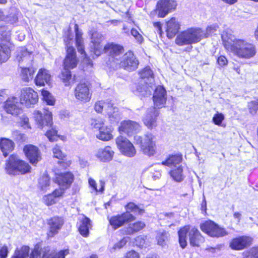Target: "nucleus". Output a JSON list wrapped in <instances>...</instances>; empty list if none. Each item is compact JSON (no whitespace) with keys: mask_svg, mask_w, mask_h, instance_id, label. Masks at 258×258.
<instances>
[{"mask_svg":"<svg viewBox=\"0 0 258 258\" xmlns=\"http://www.w3.org/2000/svg\"><path fill=\"white\" fill-rule=\"evenodd\" d=\"M221 38L226 50L239 58L249 59L256 53L255 46L244 39H237L225 31L221 34Z\"/></svg>","mask_w":258,"mask_h":258,"instance_id":"1","label":"nucleus"},{"mask_svg":"<svg viewBox=\"0 0 258 258\" xmlns=\"http://www.w3.org/2000/svg\"><path fill=\"white\" fill-rule=\"evenodd\" d=\"M188 232L189 244L193 247H199L204 242L205 238L199 230L196 227L190 229L189 226L181 228L178 232V241L181 248H184L187 245V233Z\"/></svg>","mask_w":258,"mask_h":258,"instance_id":"2","label":"nucleus"},{"mask_svg":"<svg viewBox=\"0 0 258 258\" xmlns=\"http://www.w3.org/2000/svg\"><path fill=\"white\" fill-rule=\"evenodd\" d=\"M142 80L137 86L136 91L142 96L150 95L155 89L154 74L149 67H146L139 72Z\"/></svg>","mask_w":258,"mask_h":258,"instance_id":"3","label":"nucleus"},{"mask_svg":"<svg viewBox=\"0 0 258 258\" xmlns=\"http://www.w3.org/2000/svg\"><path fill=\"white\" fill-rule=\"evenodd\" d=\"M204 36L200 28H190L179 33L175 38V43L179 46L188 45L199 42Z\"/></svg>","mask_w":258,"mask_h":258,"instance_id":"4","label":"nucleus"},{"mask_svg":"<svg viewBox=\"0 0 258 258\" xmlns=\"http://www.w3.org/2000/svg\"><path fill=\"white\" fill-rule=\"evenodd\" d=\"M5 169L10 175L24 174L30 172L31 166L17 156L12 155L6 162Z\"/></svg>","mask_w":258,"mask_h":258,"instance_id":"5","label":"nucleus"},{"mask_svg":"<svg viewBox=\"0 0 258 258\" xmlns=\"http://www.w3.org/2000/svg\"><path fill=\"white\" fill-rule=\"evenodd\" d=\"M155 137L151 133H147L143 137L134 136L135 143L140 145L141 150L144 154L149 157L154 156L156 153Z\"/></svg>","mask_w":258,"mask_h":258,"instance_id":"6","label":"nucleus"},{"mask_svg":"<svg viewBox=\"0 0 258 258\" xmlns=\"http://www.w3.org/2000/svg\"><path fill=\"white\" fill-rule=\"evenodd\" d=\"M73 35L68 31L67 37L64 39L67 46V55L63 60L64 69H72L76 68L78 63L75 49L72 45L73 44Z\"/></svg>","mask_w":258,"mask_h":258,"instance_id":"7","label":"nucleus"},{"mask_svg":"<svg viewBox=\"0 0 258 258\" xmlns=\"http://www.w3.org/2000/svg\"><path fill=\"white\" fill-rule=\"evenodd\" d=\"M11 30L8 26L0 27V39L6 40L7 44L2 43L0 45V63L6 61L10 56L11 45L10 43Z\"/></svg>","mask_w":258,"mask_h":258,"instance_id":"8","label":"nucleus"},{"mask_svg":"<svg viewBox=\"0 0 258 258\" xmlns=\"http://www.w3.org/2000/svg\"><path fill=\"white\" fill-rule=\"evenodd\" d=\"M94 109L98 113H101L104 111L111 122H117L120 118V114L118 109L114 107L113 104L109 101H98L95 104Z\"/></svg>","mask_w":258,"mask_h":258,"instance_id":"9","label":"nucleus"},{"mask_svg":"<svg viewBox=\"0 0 258 258\" xmlns=\"http://www.w3.org/2000/svg\"><path fill=\"white\" fill-rule=\"evenodd\" d=\"M68 249L61 250L58 252L50 250L49 247H46L39 249L35 247L31 252L29 258H65L69 254Z\"/></svg>","mask_w":258,"mask_h":258,"instance_id":"10","label":"nucleus"},{"mask_svg":"<svg viewBox=\"0 0 258 258\" xmlns=\"http://www.w3.org/2000/svg\"><path fill=\"white\" fill-rule=\"evenodd\" d=\"M200 228L203 232L212 237H221L228 234L224 228L220 227L218 224L211 220L201 223Z\"/></svg>","mask_w":258,"mask_h":258,"instance_id":"11","label":"nucleus"},{"mask_svg":"<svg viewBox=\"0 0 258 258\" xmlns=\"http://www.w3.org/2000/svg\"><path fill=\"white\" fill-rule=\"evenodd\" d=\"M116 145L121 153L128 157H134L136 150L133 144L126 138L120 136L116 139Z\"/></svg>","mask_w":258,"mask_h":258,"instance_id":"12","label":"nucleus"},{"mask_svg":"<svg viewBox=\"0 0 258 258\" xmlns=\"http://www.w3.org/2000/svg\"><path fill=\"white\" fill-rule=\"evenodd\" d=\"M20 101L21 104L30 107L37 102V93L30 87L23 88L21 90Z\"/></svg>","mask_w":258,"mask_h":258,"instance_id":"13","label":"nucleus"},{"mask_svg":"<svg viewBox=\"0 0 258 258\" xmlns=\"http://www.w3.org/2000/svg\"><path fill=\"white\" fill-rule=\"evenodd\" d=\"M118 62L120 68L127 71H133L137 69L139 61L133 52L129 51L122 55Z\"/></svg>","mask_w":258,"mask_h":258,"instance_id":"14","label":"nucleus"},{"mask_svg":"<svg viewBox=\"0 0 258 258\" xmlns=\"http://www.w3.org/2000/svg\"><path fill=\"white\" fill-rule=\"evenodd\" d=\"M34 118L39 127L41 128L45 126L50 127L52 125V114L47 109H45L42 112L35 110L34 112Z\"/></svg>","mask_w":258,"mask_h":258,"instance_id":"15","label":"nucleus"},{"mask_svg":"<svg viewBox=\"0 0 258 258\" xmlns=\"http://www.w3.org/2000/svg\"><path fill=\"white\" fill-rule=\"evenodd\" d=\"M136 218L131 213L124 212L121 214L111 217L109 220V224L114 229H116L126 223L134 221Z\"/></svg>","mask_w":258,"mask_h":258,"instance_id":"16","label":"nucleus"},{"mask_svg":"<svg viewBox=\"0 0 258 258\" xmlns=\"http://www.w3.org/2000/svg\"><path fill=\"white\" fill-rule=\"evenodd\" d=\"M177 6L176 2L172 0H160L157 4V12L159 17L164 18Z\"/></svg>","mask_w":258,"mask_h":258,"instance_id":"17","label":"nucleus"},{"mask_svg":"<svg viewBox=\"0 0 258 258\" xmlns=\"http://www.w3.org/2000/svg\"><path fill=\"white\" fill-rule=\"evenodd\" d=\"M103 39V35L98 32H94L91 34L90 50L97 57L103 52V46L101 44Z\"/></svg>","mask_w":258,"mask_h":258,"instance_id":"18","label":"nucleus"},{"mask_svg":"<svg viewBox=\"0 0 258 258\" xmlns=\"http://www.w3.org/2000/svg\"><path fill=\"white\" fill-rule=\"evenodd\" d=\"M141 130V126L138 122L131 120L122 121L119 127L120 133L126 134L129 136L139 132Z\"/></svg>","mask_w":258,"mask_h":258,"instance_id":"19","label":"nucleus"},{"mask_svg":"<svg viewBox=\"0 0 258 258\" xmlns=\"http://www.w3.org/2000/svg\"><path fill=\"white\" fill-rule=\"evenodd\" d=\"M64 223L62 217L54 216L50 218L47 221L48 227V235L53 237L60 230Z\"/></svg>","mask_w":258,"mask_h":258,"instance_id":"20","label":"nucleus"},{"mask_svg":"<svg viewBox=\"0 0 258 258\" xmlns=\"http://www.w3.org/2000/svg\"><path fill=\"white\" fill-rule=\"evenodd\" d=\"M74 93L76 98L83 103L89 102L91 100L92 94L89 87L85 83L78 84Z\"/></svg>","mask_w":258,"mask_h":258,"instance_id":"21","label":"nucleus"},{"mask_svg":"<svg viewBox=\"0 0 258 258\" xmlns=\"http://www.w3.org/2000/svg\"><path fill=\"white\" fill-rule=\"evenodd\" d=\"M124 51L122 46L113 43L105 45L103 49V52L109 55L113 59L119 61L121 57L120 56Z\"/></svg>","mask_w":258,"mask_h":258,"instance_id":"22","label":"nucleus"},{"mask_svg":"<svg viewBox=\"0 0 258 258\" xmlns=\"http://www.w3.org/2000/svg\"><path fill=\"white\" fill-rule=\"evenodd\" d=\"M33 59L32 52L27 50L25 47L18 48L16 52V60L19 65H29Z\"/></svg>","mask_w":258,"mask_h":258,"instance_id":"23","label":"nucleus"},{"mask_svg":"<svg viewBox=\"0 0 258 258\" xmlns=\"http://www.w3.org/2000/svg\"><path fill=\"white\" fill-rule=\"evenodd\" d=\"M21 102L16 97L12 96L7 99L5 103V110L12 115H18L21 111Z\"/></svg>","mask_w":258,"mask_h":258,"instance_id":"24","label":"nucleus"},{"mask_svg":"<svg viewBox=\"0 0 258 258\" xmlns=\"http://www.w3.org/2000/svg\"><path fill=\"white\" fill-rule=\"evenodd\" d=\"M159 113L153 107L149 108L143 118L144 124L149 129H152L157 126V117Z\"/></svg>","mask_w":258,"mask_h":258,"instance_id":"25","label":"nucleus"},{"mask_svg":"<svg viewBox=\"0 0 258 258\" xmlns=\"http://www.w3.org/2000/svg\"><path fill=\"white\" fill-rule=\"evenodd\" d=\"M155 106L158 108H162L164 106L166 101V92L165 89L161 86L157 87L153 96Z\"/></svg>","mask_w":258,"mask_h":258,"instance_id":"26","label":"nucleus"},{"mask_svg":"<svg viewBox=\"0 0 258 258\" xmlns=\"http://www.w3.org/2000/svg\"><path fill=\"white\" fill-rule=\"evenodd\" d=\"M24 152L32 164H36L41 159L40 152L36 146L26 145L24 148Z\"/></svg>","mask_w":258,"mask_h":258,"instance_id":"27","label":"nucleus"},{"mask_svg":"<svg viewBox=\"0 0 258 258\" xmlns=\"http://www.w3.org/2000/svg\"><path fill=\"white\" fill-rule=\"evenodd\" d=\"M51 80V76L48 70L45 69H40L34 79V82L38 86H44L49 85Z\"/></svg>","mask_w":258,"mask_h":258,"instance_id":"28","label":"nucleus"},{"mask_svg":"<svg viewBox=\"0 0 258 258\" xmlns=\"http://www.w3.org/2000/svg\"><path fill=\"white\" fill-rule=\"evenodd\" d=\"M251 238L247 236H240L233 239L230 243V247L234 250H241L251 244Z\"/></svg>","mask_w":258,"mask_h":258,"instance_id":"29","label":"nucleus"},{"mask_svg":"<svg viewBox=\"0 0 258 258\" xmlns=\"http://www.w3.org/2000/svg\"><path fill=\"white\" fill-rule=\"evenodd\" d=\"M75 31L76 33V44L78 51L82 55V57H84L86 59V61H88V64L92 65V61L90 59H88L86 57V54L84 51V40L82 38L83 34L81 31L79 30L78 24L75 25Z\"/></svg>","mask_w":258,"mask_h":258,"instance_id":"30","label":"nucleus"},{"mask_svg":"<svg viewBox=\"0 0 258 258\" xmlns=\"http://www.w3.org/2000/svg\"><path fill=\"white\" fill-rule=\"evenodd\" d=\"M114 152L110 146H106L99 149L96 154V157L100 161L107 162L110 161L114 156Z\"/></svg>","mask_w":258,"mask_h":258,"instance_id":"31","label":"nucleus"},{"mask_svg":"<svg viewBox=\"0 0 258 258\" xmlns=\"http://www.w3.org/2000/svg\"><path fill=\"white\" fill-rule=\"evenodd\" d=\"M180 25L177 19L171 18L166 22V35L168 38L172 39L177 33L180 29Z\"/></svg>","mask_w":258,"mask_h":258,"instance_id":"32","label":"nucleus"},{"mask_svg":"<svg viewBox=\"0 0 258 258\" xmlns=\"http://www.w3.org/2000/svg\"><path fill=\"white\" fill-rule=\"evenodd\" d=\"M73 180L74 175L70 172L62 173L57 177L59 186L66 189L70 186Z\"/></svg>","mask_w":258,"mask_h":258,"instance_id":"33","label":"nucleus"},{"mask_svg":"<svg viewBox=\"0 0 258 258\" xmlns=\"http://www.w3.org/2000/svg\"><path fill=\"white\" fill-rule=\"evenodd\" d=\"M113 128L111 126H104L98 131L96 134V138L102 141H108L113 138L112 134Z\"/></svg>","mask_w":258,"mask_h":258,"instance_id":"34","label":"nucleus"},{"mask_svg":"<svg viewBox=\"0 0 258 258\" xmlns=\"http://www.w3.org/2000/svg\"><path fill=\"white\" fill-rule=\"evenodd\" d=\"M15 144L11 140L0 138V149L4 157H7L14 149Z\"/></svg>","mask_w":258,"mask_h":258,"instance_id":"35","label":"nucleus"},{"mask_svg":"<svg viewBox=\"0 0 258 258\" xmlns=\"http://www.w3.org/2000/svg\"><path fill=\"white\" fill-rule=\"evenodd\" d=\"M169 174L172 180L177 182H182L185 178L183 167L181 165H178L177 167L173 168L170 171Z\"/></svg>","mask_w":258,"mask_h":258,"instance_id":"36","label":"nucleus"},{"mask_svg":"<svg viewBox=\"0 0 258 258\" xmlns=\"http://www.w3.org/2000/svg\"><path fill=\"white\" fill-rule=\"evenodd\" d=\"M182 161V156L181 155H174L170 156L166 160L162 161L161 164L168 167H177Z\"/></svg>","mask_w":258,"mask_h":258,"instance_id":"37","label":"nucleus"},{"mask_svg":"<svg viewBox=\"0 0 258 258\" xmlns=\"http://www.w3.org/2000/svg\"><path fill=\"white\" fill-rule=\"evenodd\" d=\"M91 227L90 220L87 217H84L80 221L79 230L80 234L84 237H88L89 230Z\"/></svg>","mask_w":258,"mask_h":258,"instance_id":"38","label":"nucleus"},{"mask_svg":"<svg viewBox=\"0 0 258 258\" xmlns=\"http://www.w3.org/2000/svg\"><path fill=\"white\" fill-rule=\"evenodd\" d=\"M21 70V77L22 80L25 82H29L32 80L35 73V70L33 68L22 67Z\"/></svg>","mask_w":258,"mask_h":258,"instance_id":"39","label":"nucleus"},{"mask_svg":"<svg viewBox=\"0 0 258 258\" xmlns=\"http://www.w3.org/2000/svg\"><path fill=\"white\" fill-rule=\"evenodd\" d=\"M145 226L144 222L138 221L132 224H130L125 230L126 235H132L142 230Z\"/></svg>","mask_w":258,"mask_h":258,"instance_id":"40","label":"nucleus"},{"mask_svg":"<svg viewBox=\"0 0 258 258\" xmlns=\"http://www.w3.org/2000/svg\"><path fill=\"white\" fill-rule=\"evenodd\" d=\"M29 250L27 246H23L20 249L17 248L11 258H26L28 256Z\"/></svg>","mask_w":258,"mask_h":258,"instance_id":"41","label":"nucleus"},{"mask_svg":"<svg viewBox=\"0 0 258 258\" xmlns=\"http://www.w3.org/2000/svg\"><path fill=\"white\" fill-rule=\"evenodd\" d=\"M50 179L47 175H43L41 176L38 182V187L42 191H47L50 186Z\"/></svg>","mask_w":258,"mask_h":258,"instance_id":"42","label":"nucleus"},{"mask_svg":"<svg viewBox=\"0 0 258 258\" xmlns=\"http://www.w3.org/2000/svg\"><path fill=\"white\" fill-rule=\"evenodd\" d=\"M59 78L65 86H69L71 82L73 81L71 72L67 69H64L59 75Z\"/></svg>","mask_w":258,"mask_h":258,"instance_id":"43","label":"nucleus"},{"mask_svg":"<svg viewBox=\"0 0 258 258\" xmlns=\"http://www.w3.org/2000/svg\"><path fill=\"white\" fill-rule=\"evenodd\" d=\"M105 120L100 117L91 118L90 121V124L92 128L98 131L104 126Z\"/></svg>","mask_w":258,"mask_h":258,"instance_id":"44","label":"nucleus"},{"mask_svg":"<svg viewBox=\"0 0 258 258\" xmlns=\"http://www.w3.org/2000/svg\"><path fill=\"white\" fill-rule=\"evenodd\" d=\"M88 182L90 186L96 191V192H100L102 193L104 190L105 183L103 181L100 180L99 181L100 187L99 189L97 188V184L96 181L92 178L90 177L88 179Z\"/></svg>","mask_w":258,"mask_h":258,"instance_id":"45","label":"nucleus"},{"mask_svg":"<svg viewBox=\"0 0 258 258\" xmlns=\"http://www.w3.org/2000/svg\"><path fill=\"white\" fill-rule=\"evenodd\" d=\"M125 208L126 211L125 212H128L129 213L133 212L134 213L141 214L144 212V210L143 209H140L134 203H128L125 206Z\"/></svg>","mask_w":258,"mask_h":258,"instance_id":"46","label":"nucleus"},{"mask_svg":"<svg viewBox=\"0 0 258 258\" xmlns=\"http://www.w3.org/2000/svg\"><path fill=\"white\" fill-rule=\"evenodd\" d=\"M161 163H159L155 164V166L149 169V172L152 178L154 180L159 179L161 176L159 166L161 165Z\"/></svg>","mask_w":258,"mask_h":258,"instance_id":"47","label":"nucleus"},{"mask_svg":"<svg viewBox=\"0 0 258 258\" xmlns=\"http://www.w3.org/2000/svg\"><path fill=\"white\" fill-rule=\"evenodd\" d=\"M41 94L44 101H45L47 104L50 105L54 104V99L48 91L43 89L41 91Z\"/></svg>","mask_w":258,"mask_h":258,"instance_id":"48","label":"nucleus"},{"mask_svg":"<svg viewBox=\"0 0 258 258\" xmlns=\"http://www.w3.org/2000/svg\"><path fill=\"white\" fill-rule=\"evenodd\" d=\"M243 258H258V246L243 252Z\"/></svg>","mask_w":258,"mask_h":258,"instance_id":"49","label":"nucleus"},{"mask_svg":"<svg viewBox=\"0 0 258 258\" xmlns=\"http://www.w3.org/2000/svg\"><path fill=\"white\" fill-rule=\"evenodd\" d=\"M43 203L47 205L51 206L56 203L57 200L53 194H48L43 197Z\"/></svg>","mask_w":258,"mask_h":258,"instance_id":"50","label":"nucleus"},{"mask_svg":"<svg viewBox=\"0 0 258 258\" xmlns=\"http://www.w3.org/2000/svg\"><path fill=\"white\" fill-rule=\"evenodd\" d=\"M168 233L166 232L159 233L157 236L158 244L164 246L166 244V241L167 240Z\"/></svg>","mask_w":258,"mask_h":258,"instance_id":"51","label":"nucleus"},{"mask_svg":"<svg viewBox=\"0 0 258 258\" xmlns=\"http://www.w3.org/2000/svg\"><path fill=\"white\" fill-rule=\"evenodd\" d=\"M218 29V26L217 25H212L208 27L206 29V32H204L203 31L204 36L202 37V39L208 37L209 36L212 35L213 34H215V33L217 31Z\"/></svg>","mask_w":258,"mask_h":258,"instance_id":"52","label":"nucleus"},{"mask_svg":"<svg viewBox=\"0 0 258 258\" xmlns=\"http://www.w3.org/2000/svg\"><path fill=\"white\" fill-rule=\"evenodd\" d=\"M52 152L54 157L58 159L62 160L64 157L65 155L63 153L60 149V148L58 145H56L52 149Z\"/></svg>","mask_w":258,"mask_h":258,"instance_id":"53","label":"nucleus"},{"mask_svg":"<svg viewBox=\"0 0 258 258\" xmlns=\"http://www.w3.org/2000/svg\"><path fill=\"white\" fill-rule=\"evenodd\" d=\"M249 111L251 114H255L258 110V98L248 103Z\"/></svg>","mask_w":258,"mask_h":258,"instance_id":"54","label":"nucleus"},{"mask_svg":"<svg viewBox=\"0 0 258 258\" xmlns=\"http://www.w3.org/2000/svg\"><path fill=\"white\" fill-rule=\"evenodd\" d=\"M57 132L56 130L52 128L51 130L47 131L45 135L50 141L53 142L56 141L58 137Z\"/></svg>","mask_w":258,"mask_h":258,"instance_id":"55","label":"nucleus"},{"mask_svg":"<svg viewBox=\"0 0 258 258\" xmlns=\"http://www.w3.org/2000/svg\"><path fill=\"white\" fill-rule=\"evenodd\" d=\"M224 115L222 113L217 112L216 114H214L212 120L213 122L216 125L220 126L221 125V123L224 120Z\"/></svg>","mask_w":258,"mask_h":258,"instance_id":"56","label":"nucleus"},{"mask_svg":"<svg viewBox=\"0 0 258 258\" xmlns=\"http://www.w3.org/2000/svg\"><path fill=\"white\" fill-rule=\"evenodd\" d=\"M128 237H124L119 242L114 245L110 249L111 252H113L116 249H119L124 246L127 241Z\"/></svg>","mask_w":258,"mask_h":258,"instance_id":"57","label":"nucleus"},{"mask_svg":"<svg viewBox=\"0 0 258 258\" xmlns=\"http://www.w3.org/2000/svg\"><path fill=\"white\" fill-rule=\"evenodd\" d=\"M131 34L136 39L138 42L140 43H142L144 40L143 37L137 29L132 28L131 30Z\"/></svg>","mask_w":258,"mask_h":258,"instance_id":"58","label":"nucleus"},{"mask_svg":"<svg viewBox=\"0 0 258 258\" xmlns=\"http://www.w3.org/2000/svg\"><path fill=\"white\" fill-rule=\"evenodd\" d=\"M20 124L23 128H30V125L29 122V118L25 115H22L20 118Z\"/></svg>","mask_w":258,"mask_h":258,"instance_id":"59","label":"nucleus"},{"mask_svg":"<svg viewBox=\"0 0 258 258\" xmlns=\"http://www.w3.org/2000/svg\"><path fill=\"white\" fill-rule=\"evenodd\" d=\"M8 252L9 251L7 246H0V258H7Z\"/></svg>","mask_w":258,"mask_h":258,"instance_id":"60","label":"nucleus"},{"mask_svg":"<svg viewBox=\"0 0 258 258\" xmlns=\"http://www.w3.org/2000/svg\"><path fill=\"white\" fill-rule=\"evenodd\" d=\"M13 137L15 140L21 141H24L25 139V136L24 134H21L19 131H15L13 132Z\"/></svg>","mask_w":258,"mask_h":258,"instance_id":"61","label":"nucleus"},{"mask_svg":"<svg viewBox=\"0 0 258 258\" xmlns=\"http://www.w3.org/2000/svg\"><path fill=\"white\" fill-rule=\"evenodd\" d=\"M136 244L139 247H143L145 242V239L144 236H139L135 239Z\"/></svg>","mask_w":258,"mask_h":258,"instance_id":"62","label":"nucleus"},{"mask_svg":"<svg viewBox=\"0 0 258 258\" xmlns=\"http://www.w3.org/2000/svg\"><path fill=\"white\" fill-rule=\"evenodd\" d=\"M217 62L219 66L223 67L227 64L228 60L226 57L221 55L218 58Z\"/></svg>","mask_w":258,"mask_h":258,"instance_id":"63","label":"nucleus"},{"mask_svg":"<svg viewBox=\"0 0 258 258\" xmlns=\"http://www.w3.org/2000/svg\"><path fill=\"white\" fill-rule=\"evenodd\" d=\"M125 258H139V255L135 251L131 250L126 253Z\"/></svg>","mask_w":258,"mask_h":258,"instance_id":"64","label":"nucleus"}]
</instances>
